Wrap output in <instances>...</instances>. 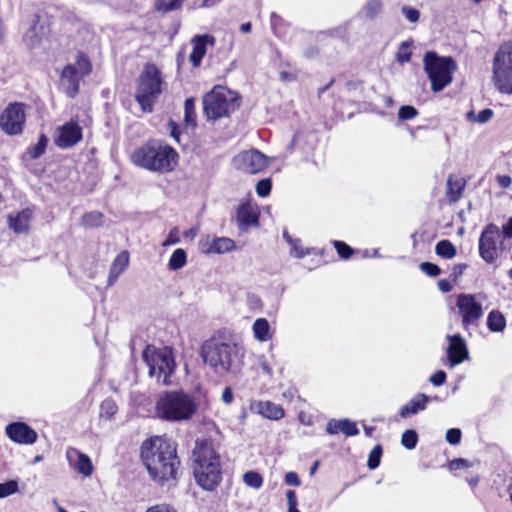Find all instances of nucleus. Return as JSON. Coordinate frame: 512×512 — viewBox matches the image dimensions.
<instances>
[{
    "instance_id": "11",
    "label": "nucleus",
    "mask_w": 512,
    "mask_h": 512,
    "mask_svg": "<svg viewBox=\"0 0 512 512\" xmlns=\"http://www.w3.org/2000/svg\"><path fill=\"white\" fill-rule=\"evenodd\" d=\"M92 63L89 56L83 52L78 51L75 65L67 64L63 67L60 74V79L65 83L64 92L69 98H75L80 90V81L91 74Z\"/></svg>"
},
{
    "instance_id": "35",
    "label": "nucleus",
    "mask_w": 512,
    "mask_h": 512,
    "mask_svg": "<svg viewBox=\"0 0 512 512\" xmlns=\"http://www.w3.org/2000/svg\"><path fill=\"white\" fill-rule=\"evenodd\" d=\"M235 242L228 237H215L213 236V249L214 254H223L235 249Z\"/></svg>"
},
{
    "instance_id": "9",
    "label": "nucleus",
    "mask_w": 512,
    "mask_h": 512,
    "mask_svg": "<svg viewBox=\"0 0 512 512\" xmlns=\"http://www.w3.org/2000/svg\"><path fill=\"white\" fill-rule=\"evenodd\" d=\"M423 65L434 93L442 91L452 83L457 69L456 61L451 56L441 57L435 51L425 53Z\"/></svg>"
},
{
    "instance_id": "62",
    "label": "nucleus",
    "mask_w": 512,
    "mask_h": 512,
    "mask_svg": "<svg viewBox=\"0 0 512 512\" xmlns=\"http://www.w3.org/2000/svg\"><path fill=\"white\" fill-rule=\"evenodd\" d=\"M286 498H287L288 508L297 507V505H298L297 495L294 490H287Z\"/></svg>"
},
{
    "instance_id": "44",
    "label": "nucleus",
    "mask_w": 512,
    "mask_h": 512,
    "mask_svg": "<svg viewBox=\"0 0 512 512\" xmlns=\"http://www.w3.org/2000/svg\"><path fill=\"white\" fill-rule=\"evenodd\" d=\"M341 433H343L347 437L356 436L359 434V429L355 422L350 421L349 419L341 420Z\"/></svg>"
},
{
    "instance_id": "33",
    "label": "nucleus",
    "mask_w": 512,
    "mask_h": 512,
    "mask_svg": "<svg viewBox=\"0 0 512 512\" xmlns=\"http://www.w3.org/2000/svg\"><path fill=\"white\" fill-rule=\"evenodd\" d=\"M436 254L444 259H452L456 256L457 250L450 240H441L435 246Z\"/></svg>"
},
{
    "instance_id": "31",
    "label": "nucleus",
    "mask_w": 512,
    "mask_h": 512,
    "mask_svg": "<svg viewBox=\"0 0 512 512\" xmlns=\"http://www.w3.org/2000/svg\"><path fill=\"white\" fill-rule=\"evenodd\" d=\"M187 264V253L182 248L173 251L168 261V268L171 271H177Z\"/></svg>"
},
{
    "instance_id": "38",
    "label": "nucleus",
    "mask_w": 512,
    "mask_h": 512,
    "mask_svg": "<svg viewBox=\"0 0 512 512\" xmlns=\"http://www.w3.org/2000/svg\"><path fill=\"white\" fill-rule=\"evenodd\" d=\"M332 244L339 257L343 260L350 259L356 253V251L344 241L334 240Z\"/></svg>"
},
{
    "instance_id": "29",
    "label": "nucleus",
    "mask_w": 512,
    "mask_h": 512,
    "mask_svg": "<svg viewBox=\"0 0 512 512\" xmlns=\"http://www.w3.org/2000/svg\"><path fill=\"white\" fill-rule=\"evenodd\" d=\"M81 225L85 228H98L103 225L104 214L100 211H90L81 217Z\"/></svg>"
},
{
    "instance_id": "28",
    "label": "nucleus",
    "mask_w": 512,
    "mask_h": 512,
    "mask_svg": "<svg viewBox=\"0 0 512 512\" xmlns=\"http://www.w3.org/2000/svg\"><path fill=\"white\" fill-rule=\"evenodd\" d=\"M487 327L491 332H502L506 327V319L499 310H492L487 316Z\"/></svg>"
},
{
    "instance_id": "2",
    "label": "nucleus",
    "mask_w": 512,
    "mask_h": 512,
    "mask_svg": "<svg viewBox=\"0 0 512 512\" xmlns=\"http://www.w3.org/2000/svg\"><path fill=\"white\" fill-rule=\"evenodd\" d=\"M222 460L211 438H198L193 449V476L205 491H215L222 482Z\"/></svg>"
},
{
    "instance_id": "61",
    "label": "nucleus",
    "mask_w": 512,
    "mask_h": 512,
    "mask_svg": "<svg viewBox=\"0 0 512 512\" xmlns=\"http://www.w3.org/2000/svg\"><path fill=\"white\" fill-rule=\"evenodd\" d=\"M453 281L447 280V279H441L438 281V288L443 293H448L453 290Z\"/></svg>"
},
{
    "instance_id": "64",
    "label": "nucleus",
    "mask_w": 512,
    "mask_h": 512,
    "mask_svg": "<svg viewBox=\"0 0 512 512\" xmlns=\"http://www.w3.org/2000/svg\"><path fill=\"white\" fill-rule=\"evenodd\" d=\"M233 399H234V396H233L232 388L230 386L225 387L222 392V401L225 404H231L233 402Z\"/></svg>"
},
{
    "instance_id": "34",
    "label": "nucleus",
    "mask_w": 512,
    "mask_h": 512,
    "mask_svg": "<svg viewBox=\"0 0 512 512\" xmlns=\"http://www.w3.org/2000/svg\"><path fill=\"white\" fill-rule=\"evenodd\" d=\"M48 142V137L44 133L40 134L38 142L27 148V154L29 155V157L31 159H37L40 156H42L46 151Z\"/></svg>"
},
{
    "instance_id": "40",
    "label": "nucleus",
    "mask_w": 512,
    "mask_h": 512,
    "mask_svg": "<svg viewBox=\"0 0 512 512\" xmlns=\"http://www.w3.org/2000/svg\"><path fill=\"white\" fill-rule=\"evenodd\" d=\"M383 454V448L380 444H377L373 447V449L370 451L368 460H367V466L370 470H374L379 467L381 457Z\"/></svg>"
},
{
    "instance_id": "6",
    "label": "nucleus",
    "mask_w": 512,
    "mask_h": 512,
    "mask_svg": "<svg viewBox=\"0 0 512 512\" xmlns=\"http://www.w3.org/2000/svg\"><path fill=\"white\" fill-rule=\"evenodd\" d=\"M241 104V95L222 85L213 86L202 97L203 115L210 122L229 118L240 109Z\"/></svg>"
},
{
    "instance_id": "53",
    "label": "nucleus",
    "mask_w": 512,
    "mask_h": 512,
    "mask_svg": "<svg viewBox=\"0 0 512 512\" xmlns=\"http://www.w3.org/2000/svg\"><path fill=\"white\" fill-rule=\"evenodd\" d=\"M471 466V463L464 458H455L451 460L448 464V467L451 471L453 470H459L462 468H469Z\"/></svg>"
},
{
    "instance_id": "22",
    "label": "nucleus",
    "mask_w": 512,
    "mask_h": 512,
    "mask_svg": "<svg viewBox=\"0 0 512 512\" xmlns=\"http://www.w3.org/2000/svg\"><path fill=\"white\" fill-rule=\"evenodd\" d=\"M466 187V180L462 177L449 175L446 182V197L451 204L461 200Z\"/></svg>"
},
{
    "instance_id": "27",
    "label": "nucleus",
    "mask_w": 512,
    "mask_h": 512,
    "mask_svg": "<svg viewBox=\"0 0 512 512\" xmlns=\"http://www.w3.org/2000/svg\"><path fill=\"white\" fill-rule=\"evenodd\" d=\"M253 333L256 340L266 342L271 339L270 324L266 318H258L253 324Z\"/></svg>"
},
{
    "instance_id": "63",
    "label": "nucleus",
    "mask_w": 512,
    "mask_h": 512,
    "mask_svg": "<svg viewBox=\"0 0 512 512\" xmlns=\"http://www.w3.org/2000/svg\"><path fill=\"white\" fill-rule=\"evenodd\" d=\"M501 237L512 238V218H509L506 224L502 226Z\"/></svg>"
},
{
    "instance_id": "45",
    "label": "nucleus",
    "mask_w": 512,
    "mask_h": 512,
    "mask_svg": "<svg viewBox=\"0 0 512 512\" xmlns=\"http://www.w3.org/2000/svg\"><path fill=\"white\" fill-rule=\"evenodd\" d=\"M418 115V110L411 105H404L399 108L398 117L400 120L406 121L415 118Z\"/></svg>"
},
{
    "instance_id": "15",
    "label": "nucleus",
    "mask_w": 512,
    "mask_h": 512,
    "mask_svg": "<svg viewBox=\"0 0 512 512\" xmlns=\"http://www.w3.org/2000/svg\"><path fill=\"white\" fill-rule=\"evenodd\" d=\"M237 169L247 174H257L269 165L268 158L258 150H249L240 153L235 158Z\"/></svg>"
},
{
    "instance_id": "32",
    "label": "nucleus",
    "mask_w": 512,
    "mask_h": 512,
    "mask_svg": "<svg viewBox=\"0 0 512 512\" xmlns=\"http://www.w3.org/2000/svg\"><path fill=\"white\" fill-rule=\"evenodd\" d=\"M283 238L290 244L291 246V251H290V254L291 256L295 257V258H298V259H301V258H304L306 255H309L310 254V249H304L302 246H301V240L300 239H294L292 238L288 232H284L283 233Z\"/></svg>"
},
{
    "instance_id": "42",
    "label": "nucleus",
    "mask_w": 512,
    "mask_h": 512,
    "mask_svg": "<svg viewBox=\"0 0 512 512\" xmlns=\"http://www.w3.org/2000/svg\"><path fill=\"white\" fill-rule=\"evenodd\" d=\"M244 483L254 489H259L263 485L262 476L255 471H248L243 475Z\"/></svg>"
},
{
    "instance_id": "16",
    "label": "nucleus",
    "mask_w": 512,
    "mask_h": 512,
    "mask_svg": "<svg viewBox=\"0 0 512 512\" xmlns=\"http://www.w3.org/2000/svg\"><path fill=\"white\" fill-rule=\"evenodd\" d=\"M55 145L61 149L71 148L83 139V129L77 120L71 119L57 128Z\"/></svg>"
},
{
    "instance_id": "51",
    "label": "nucleus",
    "mask_w": 512,
    "mask_h": 512,
    "mask_svg": "<svg viewBox=\"0 0 512 512\" xmlns=\"http://www.w3.org/2000/svg\"><path fill=\"white\" fill-rule=\"evenodd\" d=\"M180 242V237H179V229L177 227H174L172 228L166 239L164 240V242L162 243L163 246H170V245H174V244H177Z\"/></svg>"
},
{
    "instance_id": "24",
    "label": "nucleus",
    "mask_w": 512,
    "mask_h": 512,
    "mask_svg": "<svg viewBox=\"0 0 512 512\" xmlns=\"http://www.w3.org/2000/svg\"><path fill=\"white\" fill-rule=\"evenodd\" d=\"M429 402V397L424 393L416 394L409 402H407L399 410V416L401 418H408L421 411H424Z\"/></svg>"
},
{
    "instance_id": "48",
    "label": "nucleus",
    "mask_w": 512,
    "mask_h": 512,
    "mask_svg": "<svg viewBox=\"0 0 512 512\" xmlns=\"http://www.w3.org/2000/svg\"><path fill=\"white\" fill-rule=\"evenodd\" d=\"M199 249L203 254H214L213 236L206 235L199 240Z\"/></svg>"
},
{
    "instance_id": "39",
    "label": "nucleus",
    "mask_w": 512,
    "mask_h": 512,
    "mask_svg": "<svg viewBox=\"0 0 512 512\" xmlns=\"http://www.w3.org/2000/svg\"><path fill=\"white\" fill-rule=\"evenodd\" d=\"M418 443V434L413 429H407L402 433L401 444L408 450H412Z\"/></svg>"
},
{
    "instance_id": "25",
    "label": "nucleus",
    "mask_w": 512,
    "mask_h": 512,
    "mask_svg": "<svg viewBox=\"0 0 512 512\" xmlns=\"http://www.w3.org/2000/svg\"><path fill=\"white\" fill-rule=\"evenodd\" d=\"M74 457L77 459L75 464L77 472L86 477L92 475L94 468L90 457L75 448H69L67 451L68 460L71 462Z\"/></svg>"
},
{
    "instance_id": "1",
    "label": "nucleus",
    "mask_w": 512,
    "mask_h": 512,
    "mask_svg": "<svg viewBox=\"0 0 512 512\" xmlns=\"http://www.w3.org/2000/svg\"><path fill=\"white\" fill-rule=\"evenodd\" d=\"M140 459L150 479L159 486L175 484L179 478L181 460L178 445L166 436L155 435L140 446Z\"/></svg>"
},
{
    "instance_id": "37",
    "label": "nucleus",
    "mask_w": 512,
    "mask_h": 512,
    "mask_svg": "<svg viewBox=\"0 0 512 512\" xmlns=\"http://www.w3.org/2000/svg\"><path fill=\"white\" fill-rule=\"evenodd\" d=\"M118 411V406L111 398L103 400L100 404V416L105 419H111Z\"/></svg>"
},
{
    "instance_id": "36",
    "label": "nucleus",
    "mask_w": 512,
    "mask_h": 512,
    "mask_svg": "<svg viewBox=\"0 0 512 512\" xmlns=\"http://www.w3.org/2000/svg\"><path fill=\"white\" fill-rule=\"evenodd\" d=\"M185 0H155V10L166 14L182 8Z\"/></svg>"
},
{
    "instance_id": "60",
    "label": "nucleus",
    "mask_w": 512,
    "mask_h": 512,
    "mask_svg": "<svg viewBox=\"0 0 512 512\" xmlns=\"http://www.w3.org/2000/svg\"><path fill=\"white\" fill-rule=\"evenodd\" d=\"M145 512H176L171 506L167 504H157L149 507Z\"/></svg>"
},
{
    "instance_id": "8",
    "label": "nucleus",
    "mask_w": 512,
    "mask_h": 512,
    "mask_svg": "<svg viewBox=\"0 0 512 512\" xmlns=\"http://www.w3.org/2000/svg\"><path fill=\"white\" fill-rule=\"evenodd\" d=\"M142 357L149 367V376L154 377L158 383L163 385L171 384V376L175 372L176 362L171 347H155L147 345L143 350Z\"/></svg>"
},
{
    "instance_id": "21",
    "label": "nucleus",
    "mask_w": 512,
    "mask_h": 512,
    "mask_svg": "<svg viewBox=\"0 0 512 512\" xmlns=\"http://www.w3.org/2000/svg\"><path fill=\"white\" fill-rule=\"evenodd\" d=\"M33 212L29 208L22 209L15 215L9 214L7 217L8 226L16 234L28 233Z\"/></svg>"
},
{
    "instance_id": "19",
    "label": "nucleus",
    "mask_w": 512,
    "mask_h": 512,
    "mask_svg": "<svg viewBox=\"0 0 512 512\" xmlns=\"http://www.w3.org/2000/svg\"><path fill=\"white\" fill-rule=\"evenodd\" d=\"M447 357L451 366L461 364L469 357V352L465 340L460 334L449 335Z\"/></svg>"
},
{
    "instance_id": "12",
    "label": "nucleus",
    "mask_w": 512,
    "mask_h": 512,
    "mask_svg": "<svg viewBox=\"0 0 512 512\" xmlns=\"http://www.w3.org/2000/svg\"><path fill=\"white\" fill-rule=\"evenodd\" d=\"M28 105L24 102H11L0 113V131L10 137L24 133L27 122Z\"/></svg>"
},
{
    "instance_id": "30",
    "label": "nucleus",
    "mask_w": 512,
    "mask_h": 512,
    "mask_svg": "<svg viewBox=\"0 0 512 512\" xmlns=\"http://www.w3.org/2000/svg\"><path fill=\"white\" fill-rule=\"evenodd\" d=\"M184 122L192 128H195L197 125V113L193 97L187 98L184 102Z\"/></svg>"
},
{
    "instance_id": "58",
    "label": "nucleus",
    "mask_w": 512,
    "mask_h": 512,
    "mask_svg": "<svg viewBox=\"0 0 512 512\" xmlns=\"http://www.w3.org/2000/svg\"><path fill=\"white\" fill-rule=\"evenodd\" d=\"M168 127H169V130H170V136L172 138H174V140L177 143H179L180 142L181 132H180L178 124L171 119L168 122Z\"/></svg>"
},
{
    "instance_id": "50",
    "label": "nucleus",
    "mask_w": 512,
    "mask_h": 512,
    "mask_svg": "<svg viewBox=\"0 0 512 512\" xmlns=\"http://www.w3.org/2000/svg\"><path fill=\"white\" fill-rule=\"evenodd\" d=\"M402 13L405 15L406 19L411 23H416L420 18L419 11L413 7L404 6L402 8Z\"/></svg>"
},
{
    "instance_id": "14",
    "label": "nucleus",
    "mask_w": 512,
    "mask_h": 512,
    "mask_svg": "<svg viewBox=\"0 0 512 512\" xmlns=\"http://www.w3.org/2000/svg\"><path fill=\"white\" fill-rule=\"evenodd\" d=\"M456 308L465 331H468L470 327H477L484 315L482 304L477 301L474 294L461 293L457 295Z\"/></svg>"
},
{
    "instance_id": "20",
    "label": "nucleus",
    "mask_w": 512,
    "mask_h": 512,
    "mask_svg": "<svg viewBox=\"0 0 512 512\" xmlns=\"http://www.w3.org/2000/svg\"><path fill=\"white\" fill-rule=\"evenodd\" d=\"M260 213L258 209L250 202H241L236 209V220L241 230L254 226H259Z\"/></svg>"
},
{
    "instance_id": "10",
    "label": "nucleus",
    "mask_w": 512,
    "mask_h": 512,
    "mask_svg": "<svg viewBox=\"0 0 512 512\" xmlns=\"http://www.w3.org/2000/svg\"><path fill=\"white\" fill-rule=\"evenodd\" d=\"M492 81L502 94H512V41L502 43L492 61Z\"/></svg>"
},
{
    "instance_id": "49",
    "label": "nucleus",
    "mask_w": 512,
    "mask_h": 512,
    "mask_svg": "<svg viewBox=\"0 0 512 512\" xmlns=\"http://www.w3.org/2000/svg\"><path fill=\"white\" fill-rule=\"evenodd\" d=\"M445 438L449 444L458 445L461 442L462 432L458 428L448 429Z\"/></svg>"
},
{
    "instance_id": "57",
    "label": "nucleus",
    "mask_w": 512,
    "mask_h": 512,
    "mask_svg": "<svg viewBox=\"0 0 512 512\" xmlns=\"http://www.w3.org/2000/svg\"><path fill=\"white\" fill-rule=\"evenodd\" d=\"M341 420H330L326 426V432L330 435H335L341 432Z\"/></svg>"
},
{
    "instance_id": "47",
    "label": "nucleus",
    "mask_w": 512,
    "mask_h": 512,
    "mask_svg": "<svg viewBox=\"0 0 512 512\" xmlns=\"http://www.w3.org/2000/svg\"><path fill=\"white\" fill-rule=\"evenodd\" d=\"M419 268L430 277H437L441 273L440 267L432 262H422Z\"/></svg>"
},
{
    "instance_id": "52",
    "label": "nucleus",
    "mask_w": 512,
    "mask_h": 512,
    "mask_svg": "<svg viewBox=\"0 0 512 512\" xmlns=\"http://www.w3.org/2000/svg\"><path fill=\"white\" fill-rule=\"evenodd\" d=\"M467 267L468 265L466 263L455 264L450 274L451 281L456 282L463 275Z\"/></svg>"
},
{
    "instance_id": "23",
    "label": "nucleus",
    "mask_w": 512,
    "mask_h": 512,
    "mask_svg": "<svg viewBox=\"0 0 512 512\" xmlns=\"http://www.w3.org/2000/svg\"><path fill=\"white\" fill-rule=\"evenodd\" d=\"M129 260H130V254L127 250L121 251L114 258V260L110 266V270H109V275H108V280H107L108 286H112L116 283L119 276L127 269L128 265H129Z\"/></svg>"
},
{
    "instance_id": "13",
    "label": "nucleus",
    "mask_w": 512,
    "mask_h": 512,
    "mask_svg": "<svg viewBox=\"0 0 512 512\" xmlns=\"http://www.w3.org/2000/svg\"><path fill=\"white\" fill-rule=\"evenodd\" d=\"M501 238V231L496 224L485 225L478 240L479 256L485 263H495L502 254L505 247Z\"/></svg>"
},
{
    "instance_id": "41",
    "label": "nucleus",
    "mask_w": 512,
    "mask_h": 512,
    "mask_svg": "<svg viewBox=\"0 0 512 512\" xmlns=\"http://www.w3.org/2000/svg\"><path fill=\"white\" fill-rule=\"evenodd\" d=\"M412 45L411 42H402L398 48V51L396 53V59L400 64L408 63L411 60L412 57V51L410 50V47Z\"/></svg>"
},
{
    "instance_id": "59",
    "label": "nucleus",
    "mask_w": 512,
    "mask_h": 512,
    "mask_svg": "<svg viewBox=\"0 0 512 512\" xmlns=\"http://www.w3.org/2000/svg\"><path fill=\"white\" fill-rule=\"evenodd\" d=\"M496 181L502 189H507L512 184V178L509 175H497Z\"/></svg>"
},
{
    "instance_id": "4",
    "label": "nucleus",
    "mask_w": 512,
    "mask_h": 512,
    "mask_svg": "<svg viewBox=\"0 0 512 512\" xmlns=\"http://www.w3.org/2000/svg\"><path fill=\"white\" fill-rule=\"evenodd\" d=\"M198 409L199 403L193 394L183 389L166 390L157 396L154 413L162 421L182 423L192 420Z\"/></svg>"
},
{
    "instance_id": "54",
    "label": "nucleus",
    "mask_w": 512,
    "mask_h": 512,
    "mask_svg": "<svg viewBox=\"0 0 512 512\" xmlns=\"http://www.w3.org/2000/svg\"><path fill=\"white\" fill-rule=\"evenodd\" d=\"M446 378V372L443 370H438L430 377L429 380L434 386H441L445 383Z\"/></svg>"
},
{
    "instance_id": "17",
    "label": "nucleus",
    "mask_w": 512,
    "mask_h": 512,
    "mask_svg": "<svg viewBox=\"0 0 512 512\" xmlns=\"http://www.w3.org/2000/svg\"><path fill=\"white\" fill-rule=\"evenodd\" d=\"M7 437L17 444L31 445L38 439L37 432L25 422H12L5 427Z\"/></svg>"
},
{
    "instance_id": "5",
    "label": "nucleus",
    "mask_w": 512,
    "mask_h": 512,
    "mask_svg": "<svg viewBox=\"0 0 512 512\" xmlns=\"http://www.w3.org/2000/svg\"><path fill=\"white\" fill-rule=\"evenodd\" d=\"M201 357L216 373L232 371L243 357L238 343L224 332H217L201 347Z\"/></svg>"
},
{
    "instance_id": "55",
    "label": "nucleus",
    "mask_w": 512,
    "mask_h": 512,
    "mask_svg": "<svg viewBox=\"0 0 512 512\" xmlns=\"http://www.w3.org/2000/svg\"><path fill=\"white\" fill-rule=\"evenodd\" d=\"M493 115H494V112L492 109L485 108L477 114L475 121H477L479 123H487L488 121H490L492 119Z\"/></svg>"
},
{
    "instance_id": "46",
    "label": "nucleus",
    "mask_w": 512,
    "mask_h": 512,
    "mask_svg": "<svg viewBox=\"0 0 512 512\" xmlns=\"http://www.w3.org/2000/svg\"><path fill=\"white\" fill-rule=\"evenodd\" d=\"M272 189V181L269 178L261 179L256 184V193L260 197H267Z\"/></svg>"
},
{
    "instance_id": "56",
    "label": "nucleus",
    "mask_w": 512,
    "mask_h": 512,
    "mask_svg": "<svg viewBox=\"0 0 512 512\" xmlns=\"http://www.w3.org/2000/svg\"><path fill=\"white\" fill-rule=\"evenodd\" d=\"M285 483L290 486L298 487L301 485V480L296 472L290 471L285 475Z\"/></svg>"
},
{
    "instance_id": "43",
    "label": "nucleus",
    "mask_w": 512,
    "mask_h": 512,
    "mask_svg": "<svg viewBox=\"0 0 512 512\" xmlns=\"http://www.w3.org/2000/svg\"><path fill=\"white\" fill-rule=\"evenodd\" d=\"M18 489L19 485L16 480H8L4 483H0V498H5L15 494Z\"/></svg>"
},
{
    "instance_id": "18",
    "label": "nucleus",
    "mask_w": 512,
    "mask_h": 512,
    "mask_svg": "<svg viewBox=\"0 0 512 512\" xmlns=\"http://www.w3.org/2000/svg\"><path fill=\"white\" fill-rule=\"evenodd\" d=\"M216 39L212 34L195 35L191 39L192 51L189 54V62L193 68H198L207 53V46L213 47Z\"/></svg>"
},
{
    "instance_id": "3",
    "label": "nucleus",
    "mask_w": 512,
    "mask_h": 512,
    "mask_svg": "<svg viewBox=\"0 0 512 512\" xmlns=\"http://www.w3.org/2000/svg\"><path fill=\"white\" fill-rule=\"evenodd\" d=\"M131 161L148 171L166 174L177 167L179 154L166 141L149 139L132 152Z\"/></svg>"
},
{
    "instance_id": "7",
    "label": "nucleus",
    "mask_w": 512,
    "mask_h": 512,
    "mask_svg": "<svg viewBox=\"0 0 512 512\" xmlns=\"http://www.w3.org/2000/svg\"><path fill=\"white\" fill-rule=\"evenodd\" d=\"M136 84V102L143 112H153L154 104L163 92L164 79L161 70L154 63H146Z\"/></svg>"
},
{
    "instance_id": "26",
    "label": "nucleus",
    "mask_w": 512,
    "mask_h": 512,
    "mask_svg": "<svg viewBox=\"0 0 512 512\" xmlns=\"http://www.w3.org/2000/svg\"><path fill=\"white\" fill-rule=\"evenodd\" d=\"M256 409L260 415L270 420H280L285 415V411L281 405L275 404L269 400L257 402Z\"/></svg>"
}]
</instances>
